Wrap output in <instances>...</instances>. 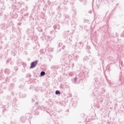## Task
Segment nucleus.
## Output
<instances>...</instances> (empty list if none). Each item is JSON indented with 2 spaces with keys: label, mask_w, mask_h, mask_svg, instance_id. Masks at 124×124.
<instances>
[{
  "label": "nucleus",
  "mask_w": 124,
  "mask_h": 124,
  "mask_svg": "<svg viewBox=\"0 0 124 124\" xmlns=\"http://www.w3.org/2000/svg\"><path fill=\"white\" fill-rule=\"evenodd\" d=\"M72 60V56L69 54H65L62 56V59H61V62H68Z\"/></svg>",
  "instance_id": "obj_1"
},
{
  "label": "nucleus",
  "mask_w": 124,
  "mask_h": 124,
  "mask_svg": "<svg viewBox=\"0 0 124 124\" xmlns=\"http://www.w3.org/2000/svg\"><path fill=\"white\" fill-rule=\"evenodd\" d=\"M37 63H38V61L36 60L31 63V66L30 67V69H31V68H34L36 65H37Z\"/></svg>",
  "instance_id": "obj_2"
},
{
  "label": "nucleus",
  "mask_w": 124,
  "mask_h": 124,
  "mask_svg": "<svg viewBox=\"0 0 124 124\" xmlns=\"http://www.w3.org/2000/svg\"><path fill=\"white\" fill-rule=\"evenodd\" d=\"M64 48H65V46L62 45V43H60L57 48V51L58 52H61V50H62V49L63 50Z\"/></svg>",
  "instance_id": "obj_3"
},
{
  "label": "nucleus",
  "mask_w": 124,
  "mask_h": 124,
  "mask_svg": "<svg viewBox=\"0 0 124 124\" xmlns=\"http://www.w3.org/2000/svg\"><path fill=\"white\" fill-rule=\"evenodd\" d=\"M27 116H30V114H28L25 116H22L20 118V121L21 123H26V120H27Z\"/></svg>",
  "instance_id": "obj_4"
},
{
  "label": "nucleus",
  "mask_w": 124,
  "mask_h": 124,
  "mask_svg": "<svg viewBox=\"0 0 124 124\" xmlns=\"http://www.w3.org/2000/svg\"><path fill=\"white\" fill-rule=\"evenodd\" d=\"M62 3L64 4V5H66L67 3H68V0H63Z\"/></svg>",
  "instance_id": "obj_5"
},
{
  "label": "nucleus",
  "mask_w": 124,
  "mask_h": 124,
  "mask_svg": "<svg viewBox=\"0 0 124 124\" xmlns=\"http://www.w3.org/2000/svg\"><path fill=\"white\" fill-rule=\"evenodd\" d=\"M19 96H20V97H26V94H23L20 93L19 94Z\"/></svg>",
  "instance_id": "obj_6"
},
{
  "label": "nucleus",
  "mask_w": 124,
  "mask_h": 124,
  "mask_svg": "<svg viewBox=\"0 0 124 124\" xmlns=\"http://www.w3.org/2000/svg\"><path fill=\"white\" fill-rule=\"evenodd\" d=\"M40 75L41 76H44V75H45V72L44 71H42L41 73H40Z\"/></svg>",
  "instance_id": "obj_7"
},
{
  "label": "nucleus",
  "mask_w": 124,
  "mask_h": 124,
  "mask_svg": "<svg viewBox=\"0 0 124 124\" xmlns=\"http://www.w3.org/2000/svg\"><path fill=\"white\" fill-rule=\"evenodd\" d=\"M55 94H61V92H60V91H59V90H56L55 91Z\"/></svg>",
  "instance_id": "obj_8"
},
{
  "label": "nucleus",
  "mask_w": 124,
  "mask_h": 124,
  "mask_svg": "<svg viewBox=\"0 0 124 124\" xmlns=\"http://www.w3.org/2000/svg\"><path fill=\"white\" fill-rule=\"evenodd\" d=\"M1 27L2 30H5V25H4L3 24H1Z\"/></svg>",
  "instance_id": "obj_9"
},
{
  "label": "nucleus",
  "mask_w": 124,
  "mask_h": 124,
  "mask_svg": "<svg viewBox=\"0 0 124 124\" xmlns=\"http://www.w3.org/2000/svg\"><path fill=\"white\" fill-rule=\"evenodd\" d=\"M105 3H106V4H108V3H110V2H109V0H106L105 1Z\"/></svg>",
  "instance_id": "obj_10"
},
{
  "label": "nucleus",
  "mask_w": 124,
  "mask_h": 124,
  "mask_svg": "<svg viewBox=\"0 0 124 124\" xmlns=\"http://www.w3.org/2000/svg\"><path fill=\"white\" fill-rule=\"evenodd\" d=\"M88 56H85L83 58V62H86V60H88Z\"/></svg>",
  "instance_id": "obj_11"
},
{
  "label": "nucleus",
  "mask_w": 124,
  "mask_h": 124,
  "mask_svg": "<svg viewBox=\"0 0 124 124\" xmlns=\"http://www.w3.org/2000/svg\"><path fill=\"white\" fill-rule=\"evenodd\" d=\"M54 69H59V66L58 65L54 66Z\"/></svg>",
  "instance_id": "obj_12"
},
{
  "label": "nucleus",
  "mask_w": 124,
  "mask_h": 124,
  "mask_svg": "<svg viewBox=\"0 0 124 124\" xmlns=\"http://www.w3.org/2000/svg\"><path fill=\"white\" fill-rule=\"evenodd\" d=\"M73 11L74 12V15H75H75H76V13H77L76 10H73Z\"/></svg>",
  "instance_id": "obj_13"
},
{
  "label": "nucleus",
  "mask_w": 124,
  "mask_h": 124,
  "mask_svg": "<svg viewBox=\"0 0 124 124\" xmlns=\"http://www.w3.org/2000/svg\"><path fill=\"white\" fill-rule=\"evenodd\" d=\"M77 81V78H75L74 82L73 81V83H76Z\"/></svg>",
  "instance_id": "obj_14"
},
{
  "label": "nucleus",
  "mask_w": 124,
  "mask_h": 124,
  "mask_svg": "<svg viewBox=\"0 0 124 124\" xmlns=\"http://www.w3.org/2000/svg\"><path fill=\"white\" fill-rule=\"evenodd\" d=\"M35 105L36 106H37L38 105V102H36L35 103Z\"/></svg>",
  "instance_id": "obj_15"
},
{
  "label": "nucleus",
  "mask_w": 124,
  "mask_h": 124,
  "mask_svg": "<svg viewBox=\"0 0 124 124\" xmlns=\"http://www.w3.org/2000/svg\"><path fill=\"white\" fill-rule=\"evenodd\" d=\"M72 105H73V107H74V108L76 107V104L73 103Z\"/></svg>",
  "instance_id": "obj_16"
},
{
  "label": "nucleus",
  "mask_w": 124,
  "mask_h": 124,
  "mask_svg": "<svg viewBox=\"0 0 124 124\" xmlns=\"http://www.w3.org/2000/svg\"><path fill=\"white\" fill-rule=\"evenodd\" d=\"M70 4H74V2L73 1L70 2Z\"/></svg>",
  "instance_id": "obj_17"
},
{
  "label": "nucleus",
  "mask_w": 124,
  "mask_h": 124,
  "mask_svg": "<svg viewBox=\"0 0 124 124\" xmlns=\"http://www.w3.org/2000/svg\"><path fill=\"white\" fill-rule=\"evenodd\" d=\"M81 2H84V1H86L85 0H79Z\"/></svg>",
  "instance_id": "obj_18"
},
{
  "label": "nucleus",
  "mask_w": 124,
  "mask_h": 124,
  "mask_svg": "<svg viewBox=\"0 0 124 124\" xmlns=\"http://www.w3.org/2000/svg\"><path fill=\"white\" fill-rule=\"evenodd\" d=\"M11 124H16V123H15V122H11Z\"/></svg>",
  "instance_id": "obj_19"
},
{
  "label": "nucleus",
  "mask_w": 124,
  "mask_h": 124,
  "mask_svg": "<svg viewBox=\"0 0 124 124\" xmlns=\"http://www.w3.org/2000/svg\"><path fill=\"white\" fill-rule=\"evenodd\" d=\"M34 100H33V99H32V102H34Z\"/></svg>",
  "instance_id": "obj_20"
},
{
  "label": "nucleus",
  "mask_w": 124,
  "mask_h": 124,
  "mask_svg": "<svg viewBox=\"0 0 124 124\" xmlns=\"http://www.w3.org/2000/svg\"><path fill=\"white\" fill-rule=\"evenodd\" d=\"M89 13H90V14H92V11H90L89 12Z\"/></svg>",
  "instance_id": "obj_21"
},
{
  "label": "nucleus",
  "mask_w": 124,
  "mask_h": 124,
  "mask_svg": "<svg viewBox=\"0 0 124 124\" xmlns=\"http://www.w3.org/2000/svg\"><path fill=\"white\" fill-rule=\"evenodd\" d=\"M65 18H69V16H65Z\"/></svg>",
  "instance_id": "obj_22"
},
{
  "label": "nucleus",
  "mask_w": 124,
  "mask_h": 124,
  "mask_svg": "<svg viewBox=\"0 0 124 124\" xmlns=\"http://www.w3.org/2000/svg\"><path fill=\"white\" fill-rule=\"evenodd\" d=\"M72 66H74V64H72Z\"/></svg>",
  "instance_id": "obj_23"
},
{
  "label": "nucleus",
  "mask_w": 124,
  "mask_h": 124,
  "mask_svg": "<svg viewBox=\"0 0 124 124\" xmlns=\"http://www.w3.org/2000/svg\"><path fill=\"white\" fill-rule=\"evenodd\" d=\"M121 36H124V35L121 34Z\"/></svg>",
  "instance_id": "obj_24"
},
{
  "label": "nucleus",
  "mask_w": 124,
  "mask_h": 124,
  "mask_svg": "<svg viewBox=\"0 0 124 124\" xmlns=\"http://www.w3.org/2000/svg\"><path fill=\"white\" fill-rule=\"evenodd\" d=\"M76 59H78V57L77 56H76Z\"/></svg>",
  "instance_id": "obj_25"
},
{
  "label": "nucleus",
  "mask_w": 124,
  "mask_h": 124,
  "mask_svg": "<svg viewBox=\"0 0 124 124\" xmlns=\"http://www.w3.org/2000/svg\"><path fill=\"white\" fill-rule=\"evenodd\" d=\"M95 79V80H96V78H94Z\"/></svg>",
  "instance_id": "obj_26"
},
{
  "label": "nucleus",
  "mask_w": 124,
  "mask_h": 124,
  "mask_svg": "<svg viewBox=\"0 0 124 124\" xmlns=\"http://www.w3.org/2000/svg\"><path fill=\"white\" fill-rule=\"evenodd\" d=\"M116 37H117V35H116Z\"/></svg>",
  "instance_id": "obj_27"
}]
</instances>
